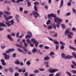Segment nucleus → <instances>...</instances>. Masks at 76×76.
Here are the masks:
<instances>
[{
    "label": "nucleus",
    "instance_id": "obj_1",
    "mask_svg": "<svg viewBox=\"0 0 76 76\" xmlns=\"http://www.w3.org/2000/svg\"><path fill=\"white\" fill-rule=\"evenodd\" d=\"M15 50L14 48L9 49L8 50L6 51L5 53H4L2 55L4 56V58L6 60H9L10 58L9 55H8L7 54L10 53L11 51H15Z\"/></svg>",
    "mask_w": 76,
    "mask_h": 76
},
{
    "label": "nucleus",
    "instance_id": "obj_2",
    "mask_svg": "<svg viewBox=\"0 0 76 76\" xmlns=\"http://www.w3.org/2000/svg\"><path fill=\"white\" fill-rule=\"evenodd\" d=\"M54 20L57 23L56 25L57 27L58 28H60V22H61L63 21V20L60 18H54Z\"/></svg>",
    "mask_w": 76,
    "mask_h": 76
},
{
    "label": "nucleus",
    "instance_id": "obj_3",
    "mask_svg": "<svg viewBox=\"0 0 76 76\" xmlns=\"http://www.w3.org/2000/svg\"><path fill=\"white\" fill-rule=\"evenodd\" d=\"M8 22H9V23H11V24H10V23H9ZM8 22H6L5 23L6 25H7L8 26L10 27L12 25H13V24L14 23V21L13 20V19H12L10 21H8Z\"/></svg>",
    "mask_w": 76,
    "mask_h": 76
},
{
    "label": "nucleus",
    "instance_id": "obj_4",
    "mask_svg": "<svg viewBox=\"0 0 76 76\" xmlns=\"http://www.w3.org/2000/svg\"><path fill=\"white\" fill-rule=\"evenodd\" d=\"M31 41L33 42H34V44H35V46L36 47H37L38 46V44L39 43H38V42L37 41V40H35V39H31Z\"/></svg>",
    "mask_w": 76,
    "mask_h": 76
},
{
    "label": "nucleus",
    "instance_id": "obj_5",
    "mask_svg": "<svg viewBox=\"0 0 76 76\" xmlns=\"http://www.w3.org/2000/svg\"><path fill=\"white\" fill-rule=\"evenodd\" d=\"M58 70L57 69H49L47 70L48 72H49L50 73H55L56 72L58 71Z\"/></svg>",
    "mask_w": 76,
    "mask_h": 76
},
{
    "label": "nucleus",
    "instance_id": "obj_6",
    "mask_svg": "<svg viewBox=\"0 0 76 76\" xmlns=\"http://www.w3.org/2000/svg\"><path fill=\"white\" fill-rule=\"evenodd\" d=\"M48 38L49 40H50V41H51L52 42H53L55 44H57L58 45L59 44V42H58L57 40L56 39H53L51 38L50 37H48Z\"/></svg>",
    "mask_w": 76,
    "mask_h": 76
},
{
    "label": "nucleus",
    "instance_id": "obj_7",
    "mask_svg": "<svg viewBox=\"0 0 76 76\" xmlns=\"http://www.w3.org/2000/svg\"><path fill=\"white\" fill-rule=\"evenodd\" d=\"M69 31H70V29L69 30L68 29H67L65 31V35H67V34H69L71 35H74L73 33L72 32Z\"/></svg>",
    "mask_w": 76,
    "mask_h": 76
},
{
    "label": "nucleus",
    "instance_id": "obj_8",
    "mask_svg": "<svg viewBox=\"0 0 76 76\" xmlns=\"http://www.w3.org/2000/svg\"><path fill=\"white\" fill-rule=\"evenodd\" d=\"M32 13L34 15V16L36 19H37V18H38V17L37 16H39V14H38V13L37 12L35 11H34L33 12H32ZM35 15H36L37 16H36Z\"/></svg>",
    "mask_w": 76,
    "mask_h": 76
},
{
    "label": "nucleus",
    "instance_id": "obj_9",
    "mask_svg": "<svg viewBox=\"0 0 76 76\" xmlns=\"http://www.w3.org/2000/svg\"><path fill=\"white\" fill-rule=\"evenodd\" d=\"M70 58H73V56L67 55L65 58V59H70Z\"/></svg>",
    "mask_w": 76,
    "mask_h": 76
},
{
    "label": "nucleus",
    "instance_id": "obj_10",
    "mask_svg": "<svg viewBox=\"0 0 76 76\" xmlns=\"http://www.w3.org/2000/svg\"><path fill=\"white\" fill-rule=\"evenodd\" d=\"M63 3H64V1L63 0H62L61 1L60 5L59 6V8L63 6Z\"/></svg>",
    "mask_w": 76,
    "mask_h": 76
},
{
    "label": "nucleus",
    "instance_id": "obj_11",
    "mask_svg": "<svg viewBox=\"0 0 76 76\" xmlns=\"http://www.w3.org/2000/svg\"><path fill=\"white\" fill-rule=\"evenodd\" d=\"M7 37L8 38H9V39L10 41H13V39L12 38V37H11V36L10 34H8L7 35Z\"/></svg>",
    "mask_w": 76,
    "mask_h": 76
},
{
    "label": "nucleus",
    "instance_id": "obj_12",
    "mask_svg": "<svg viewBox=\"0 0 76 76\" xmlns=\"http://www.w3.org/2000/svg\"><path fill=\"white\" fill-rule=\"evenodd\" d=\"M2 26H4V27H7V26L5 25V24H4L3 23H0V28H1Z\"/></svg>",
    "mask_w": 76,
    "mask_h": 76
},
{
    "label": "nucleus",
    "instance_id": "obj_13",
    "mask_svg": "<svg viewBox=\"0 0 76 76\" xmlns=\"http://www.w3.org/2000/svg\"><path fill=\"white\" fill-rule=\"evenodd\" d=\"M50 57L48 56H46L44 58V60L45 61L49 60H50Z\"/></svg>",
    "mask_w": 76,
    "mask_h": 76
},
{
    "label": "nucleus",
    "instance_id": "obj_14",
    "mask_svg": "<svg viewBox=\"0 0 76 76\" xmlns=\"http://www.w3.org/2000/svg\"><path fill=\"white\" fill-rule=\"evenodd\" d=\"M51 18H52V13L49 14L48 16V19H51Z\"/></svg>",
    "mask_w": 76,
    "mask_h": 76
},
{
    "label": "nucleus",
    "instance_id": "obj_15",
    "mask_svg": "<svg viewBox=\"0 0 76 76\" xmlns=\"http://www.w3.org/2000/svg\"><path fill=\"white\" fill-rule=\"evenodd\" d=\"M32 51L33 53H36V52H37V50L36 48H34L33 49Z\"/></svg>",
    "mask_w": 76,
    "mask_h": 76
},
{
    "label": "nucleus",
    "instance_id": "obj_16",
    "mask_svg": "<svg viewBox=\"0 0 76 76\" xmlns=\"http://www.w3.org/2000/svg\"><path fill=\"white\" fill-rule=\"evenodd\" d=\"M14 63L16 64H17V65L20 64V61H19L18 60H17L16 61H15Z\"/></svg>",
    "mask_w": 76,
    "mask_h": 76
},
{
    "label": "nucleus",
    "instance_id": "obj_17",
    "mask_svg": "<svg viewBox=\"0 0 76 76\" xmlns=\"http://www.w3.org/2000/svg\"><path fill=\"white\" fill-rule=\"evenodd\" d=\"M69 48H70V49H71V50H74V51H76V48H75V47H72V46H69Z\"/></svg>",
    "mask_w": 76,
    "mask_h": 76
},
{
    "label": "nucleus",
    "instance_id": "obj_18",
    "mask_svg": "<svg viewBox=\"0 0 76 76\" xmlns=\"http://www.w3.org/2000/svg\"><path fill=\"white\" fill-rule=\"evenodd\" d=\"M60 43L61 44V45H62L64 46L66 45V44H65V43L62 42L61 41L60 42Z\"/></svg>",
    "mask_w": 76,
    "mask_h": 76
},
{
    "label": "nucleus",
    "instance_id": "obj_19",
    "mask_svg": "<svg viewBox=\"0 0 76 76\" xmlns=\"http://www.w3.org/2000/svg\"><path fill=\"white\" fill-rule=\"evenodd\" d=\"M34 10L36 12H37L38 11V8L37 7V6L36 5H35L34 6Z\"/></svg>",
    "mask_w": 76,
    "mask_h": 76
},
{
    "label": "nucleus",
    "instance_id": "obj_20",
    "mask_svg": "<svg viewBox=\"0 0 76 76\" xmlns=\"http://www.w3.org/2000/svg\"><path fill=\"white\" fill-rule=\"evenodd\" d=\"M52 18H54V19H56V17L57 16L56 15L52 13Z\"/></svg>",
    "mask_w": 76,
    "mask_h": 76
},
{
    "label": "nucleus",
    "instance_id": "obj_21",
    "mask_svg": "<svg viewBox=\"0 0 76 76\" xmlns=\"http://www.w3.org/2000/svg\"><path fill=\"white\" fill-rule=\"evenodd\" d=\"M31 37L32 36H29V35L27 34L25 38H31Z\"/></svg>",
    "mask_w": 76,
    "mask_h": 76
},
{
    "label": "nucleus",
    "instance_id": "obj_22",
    "mask_svg": "<svg viewBox=\"0 0 76 76\" xmlns=\"http://www.w3.org/2000/svg\"><path fill=\"white\" fill-rule=\"evenodd\" d=\"M72 54L73 56V57L76 58V54L75 53L73 52L72 53Z\"/></svg>",
    "mask_w": 76,
    "mask_h": 76
},
{
    "label": "nucleus",
    "instance_id": "obj_23",
    "mask_svg": "<svg viewBox=\"0 0 76 76\" xmlns=\"http://www.w3.org/2000/svg\"><path fill=\"white\" fill-rule=\"evenodd\" d=\"M66 73L68 75H69V76H72V74L69 72L67 71H66Z\"/></svg>",
    "mask_w": 76,
    "mask_h": 76
},
{
    "label": "nucleus",
    "instance_id": "obj_24",
    "mask_svg": "<svg viewBox=\"0 0 76 76\" xmlns=\"http://www.w3.org/2000/svg\"><path fill=\"white\" fill-rule=\"evenodd\" d=\"M61 56L62 57V58H65L66 56H65V55L63 53H62L61 54Z\"/></svg>",
    "mask_w": 76,
    "mask_h": 76
},
{
    "label": "nucleus",
    "instance_id": "obj_25",
    "mask_svg": "<svg viewBox=\"0 0 76 76\" xmlns=\"http://www.w3.org/2000/svg\"><path fill=\"white\" fill-rule=\"evenodd\" d=\"M34 4L35 6H36V5H39V3L38 2L36 1L34 2Z\"/></svg>",
    "mask_w": 76,
    "mask_h": 76
},
{
    "label": "nucleus",
    "instance_id": "obj_26",
    "mask_svg": "<svg viewBox=\"0 0 76 76\" xmlns=\"http://www.w3.org/2000/svg\"><path fill=\"white\" fill-rule=\"evenodd\" d=\"M26 64L28 66H30L31 65V62L30 61H28L26 62Z\"/></svg>",
    "mask_w": 76,
    "mask_h": 76
},
{
    "label": "nucleus",
    "instance_id": "obj_27",
    "mask_svg": "<svg viewBox=\"0 0 76 76\" xmlns=\"http://www.w3.org/2000/svg\"><path fill=\"white\" fill-rule=\"evenodd\" d=\"M61 26L63 29H65V25H64V24H61Z\"/></svg>",
    "mask_w": 76,
    "mask_h": 76
},
{
    "label": "nucleus",
    "instance_id": "obj_28",
    "mask_svg": "<svg viewBox=\"0 0 76 76\" xmlns=\"http://www.w3.org/2000/svg\"><path fill=\"white\" fill-rule=\"evenodd\" d=\"M18 50L19 51V52H21V53H23V52H24L22 50H21L20 48H18Z\"/></svg>",
    "mask_w": 76,
    "mask_h": 76
},
{
    "label": "nucleus",
    "instance_id": "obj_29",
    "mask_svg": "<svg viewBox=\"0 0 76 76\" xmlns=\"http://www.w3.org/2000/svg\"><path fill=\"white\" fill-rule=\"evenodd\" d=\"M39 72V71L38 70H36L34 71V73H38Z\"/></svg>",
    "mask_w": 76,
    "mask_h": 76
},
{
    "label": "nucleus",
    "instance_id": "obj_30",
    "mask_svg": "<svg viewBox=\"0 0 76 76\" xmlns=\"http://www.w3.org/2000/svg\"><path fill=\"white\" fill-rule=\"evenodd\" d=\"M48 29H51L53 28V27L51 26H49L48 27Z\"/></svg>",
    "mask_w": 76,
    "mask_h": 76
},
{
    "label": "nucleus",
    "instance_id": "obj_31",
    "mask_svg": "<svg viewBox=\"0 0 76 76\" xmlns=\"http://www.w3.org/2000/svg\"><path fill=\"white\" fill-rule=\"evenodd\" d=\"M71 15V13L70 12H68L66 14V16H69Z\"/></svg>",
    "mask_w": 76,
    "mask_h": 76
},
{
    "label": "nucleus",
    "instance_id": "obj_32",
    "mask_svg": "<svg viewBox=\"0 0 76 76\" xmlns=\"http://www.w3.org/2000/svg\"><path fill=\"white\" fill-rule=\"evenodd\" d=\"M20 34V33L19 32H18L17 33L16 35V37H17V38H19V36Z\"/></svg>",
    "mask_w": 76,
    "mask_h": 76
},
{
    "label": "nucleus",
    "instance_id": "obj_33",
    "mask_svg": "<svg viewBox=\"0 0 76 76\" xmlns=\"http://www.w3.org/2000/svg\"><path fill=\"white\" fill-rule=\"evenodd\" d=\"M54 54V52H52L50 53V56H53Z\"/></svg>",
    "mask_w": 76,
    "mask_h": 76
},
{
    "label": "nucleus",
    "instance_id": "obj_34",
    "mask_svg": "<svg viewBox=\"0 0 76 76\" xmlns=\"http://www.w3.org/2000/svg\"><path fill=\"white\" fill-rule=\"evenodd\" d=\"M15 45H16V46H17V47H20L21 48L22 47V46L20 45H18V44H15Z\"/></svg>",
    "mask_w": 76,
    "mask_h": 76
},
{
    "label": "nucleus",
    "instance_id": "obj_35",
    "mask_svg": "<svg viewBox=\"0 0 76 76\" xmlns=\"http://www.w3.org/2000/svg\"><path fill=\"white\" fill-rule=\"evenodd\" d=\"M11 35L12 36H13V37H15L16 34H15L13 32H12L11 33Z\"/></svg>",
    "mask_w": 76,
    "mask_h": 76
},
{
    "label": "nucleus",
    "instance_id": "obj_36",
    "mask_svg": "<svg viewBox=\"0 0 76 76\" xmlns=\"http://www.w3.org/2000/svg\"><path fill=\"white\" fill-rule=\"evenodd\" d=\"M72 73H74V74H76V71L75 70H72Z\"/></svg>",
    "mask_w": 76,
    "mask_h": 76
},
{
    "label": "nucleus",
    "instance_id": "obj_37",
    "mask_svg": "<svg viewBox=\"0 0 76 76\" xmlns=\"http://www.w3.org/2000/svg\"><path fill=\"white\" fill-rule=\"evenodd\" d=\"M16 56V53H15L12 54V57H13V58H15Z\"/></svg>",
    "mask_w": 76,
    "mask_h": 76
},
{
    "label": "nucleus",
    "instance_id": "obj_38",
    "mask_svg": "<svg viewBox=\"0 0 76 76\" xmlns=\"http://www.w3.org/2000/svg\"><path fill=\"white\" fill-rule=\"evenodd\" d=\"M53 28L54 29H56V24H54L53 25Z\"/></svg>",
    "mask_w": 76,
    "mask_h": 76
},
{
    "label": "nucleus",
    "instance_id": "obj_39",
    "mask_svg": "<svg viewBox=\"0 0 76 76\" xmlns=\"http://www.w3.org/2000/svg\"><path fill=\"white\" fill-rule=\"evenodd\" d=\"M9 69L11 72H13V68H10Z\"/></svg>",
    "mask_w": 76,
    "mask_h": 76
},
{
    "label": "nucleus",
    "instance_id": "obj_40",
    "mask_svg": "<svg viewBox=\"0 0 76 76\" xmlns=\"http://www.w3.org/2000/svg\"><path fill=\"white\" fill-rule=\"evenodd\" d=\"M72 11L74 13H76V10L73 8L72 9Z\"/></svg>",
    "mask_w": 76,
    "mask_h": 76
},
{
    "label": "nucleus",
    "instance_id": "obj_41",
    "mask_svg": "<svg viewBox=\"0 0 76 76\" xmlns=\"http://www.w3.org/2000/svg\"><path fill=\"white\" fill-rule=\"evenodd\" d=\"M60 73L59 72H58L56 74L55 76H59V75H60Z\"/></svg>",
    "mask_w": 76,
    "mask_h": 76
},
{
    "label": "nucleus",
    "instance_id": "obj_42",
    "mask_svg": "<svg viewBox=\"0 0 76 76\" xmlns=\"http://www.w3.org/2000/svg\"><path fill=\"white\" fill-rule=\"evenodd\" d=\"M26 41L28 43H31V41H30V40L29 39H27L26 40Z\"/></svg>",
    "mask_w": 76,
    "mask_h": 76
},
{
    "label": "nucleus",
    "instance_id": "obj_43",
    "mask_svg": "<svg viewBox=\"0 0 76 76\" xmlns=\"http://www.w3.org/2000/svg\"><path fill=\"white\" fill-rule=\"evenodd\" d=\"M64 46L63 45L61 46L60 48V49H61V50H63L64 49Z\"/></svg>",
    "mask_w": 76,
    "mask_h": 76
},
{
    "label": "nucleus",
    "instance_id": "obj_44",
    "mask_svg": "<svg viewBox=\"0 0 76 76\" xmlns=\"http://www.w3.org/2000/svg\"><path fill=\"white\" fill-rule=\"evenodd\" d=\"M72 64H74V65H75V67H76V63L74 61H72Z\"/></svg>",
    "mask_w": 76,
    "mask_h": 76
},
{
    "label": "nucleus",
    "instance_id": "obj_45",
    "mask_svg": "<svg viewBox=\"0 0 76 76\" xmlns=\"http://www.w3.org/2000/svg\"><path fill=\"white\" fill-rule=\"evenodd\" d=\"M27 4H28V6H31V2L29 1L27 2Z\"/></svg>",
    "mask_w": 76,
    "mask_h": 76
},
{
    "label": "nucleus",
    "instance_id": "obj_46",
    "mask_svg": "<svg viewBox=\"0 0 76 76\" xmlns=\"http://www.w3.org/2000/svg\"><path fill=\"white\" fill-rule=\"evenodd\" d=\"M28 33L29 34V35H30V36H31L32 35V33L31 31H28Z\"/></svg>",
    "mask_w": 76,
    "mask_h": 76
},
{
    "label": "nucleus",
    "instance_id": "obj_47",
    "mask_svg": "<svg viewBox=\"0 0 76 76\" xmlns=\"http://www.w3.org/2000/svg\"><path fill=\"white\" fill-rule=\"evenodd\" d=\"M24 45L25 47H28V44H27V43H26L25 42L24 43Z\"/></svg>",
    "mask_w": 76,
    "mask_h": 76
},
{
    "label": "nucleus",
    "instance_id": "obj_48",
    "mask_svg": "<svg viewBox=\"0 0 76 76\" xmlns=\"http://www.w3.org/2000/svg\"><path fill=\"white\" fill-rule=\"evenodd\" d=\"M58 47H59V46H58V45H56V50H58Z\"/></svg>",
    "mask_w": 76,
    "mask_h": 76
},
{
    "label": "nucleus",
    "instance_id": "obj_49",
    "mask_svg": "<svg viewBox=\"0 0 76 76\" xmlns=\"http://www.w3.org/2000/svg\"><path fill=\"white\" fill-rule=\"evenodd\" d=\"M39 70H40V71H44L45 70V69L43 68V69H40L39 68Z\"/></svg>",
    "mask_w": 76,
    "mask_h": 76
},
{
    "label": "nucleus",
    "instance_id": "obj_50",
    "mask_svg": "<svg viewBox=\"0 0 76 76\" xmlns=\"http://www.w3.org/2000/svg\"><path fill=\"white\" fill-rule=\"evenodd\" d=\"M44 48H45V49H49L50 48V47L47 46H45L44 47Z\"/></svg>",
    "mask_w": 76,
    "mask_h": 76
},
{
    "label": "nucleus",
    "instance_id": "obj_51",
    "mask_svg": "<svg viewBox=\"0 0 76 76\" xmlns=\"http://www.w3.org/2000/svg\"><path fill=\"white\" fill-rule=\"evenodd\" d=\"M27 53L28 55H31V54H32V52L30 51H28Z\"/></svg>",
    "mask_w": 76,
    "mask_h": 76
},
{
    "label": "nucleus",
    "instance_id": "obj_52",
    "mask_svg": "<svg viewBox=\"0 0 76 76\" xmlns=\"http://www.w3.org/2000/svg\"><path fill=\"white\" fill-rule=\"evenodd\" d=\"M43 45L40 44L39 45V48H42V47H43Z\"/></svg>",
    "mask_w": 76,
    "mask_h": 76
},
{
    "label": "nucleus",
    "instance_id": "obj_53",
    "mask_svg": "<svg viewBox=\"0 0 76 76\" xmlns=\"http://www.w3.org/2000/svg\"><path fill=\"white\" fill-rule=\"evenodd\" d=\"M67 35L68 37V38H72V37L70 35V34H67Z\"/></svg>",
    "mask_w": 76,
    "mask_h": 76
},
{
    "label": "nucleus",
    "instance_id": "obj_54",
    "mask_svg": "<svg viewBox=\"0 0 76 76\" xmlns=\"http://www.w3.org/2000/svg\"><path fill=\"white\" fill-rule=\"evenodd\" d=\"M1 63H3L5 61H4V60L3 59H1Z\"/></svg>",
    "mask_w": 76,
    "mask_h": 76
},
{
    "label": "nucleus",
    "instance_id": "obj_55",
    "mask_svg": "<svg viewBox=\"0 0 76 76\" xmlns=\"http://www.w3.org/2000/svg\"><path fill=\"white\" fill-rule=\"evenodd\" d=\"M24 13L26 14H28V11L25 10L24 11Z\"/></svg>",
    "mask_w": 76,
    "mask_h": 76
},
{
    "label": "nucleus",
    "instance_id": "obj_56",
    "mask_svg": "<svg viewBox=\"0 0 76 76\" xmlns=\"http://www.w3.org/2000/svg\"><path fill=\"white\" fill-rule=\"evenodd\" d=\"M1 64L3 66H6L7 65V64H6V63L4 62L2 63Z\"/></svg>",
    "mask_w": 76,
    "mask_h": 76
},
{
    "label": "nucleus",
    "instance_id": "obj_57",
    "mask_svg": "<svg viewBox=\"0 0 76 76\" xmlns=\"http://www.w3.org/2000/svg\"><path fill=\"white\" fill-rule=\"evenodd\" d=\"M18 72H21L22 71V69H19L18 70Z\"/></svg>",
    "mask_w": 76,
    "mask_h": 76
},
{
    "label": "nucleus",
    "instance_id": "obj_58",
    "mask_svg": "<svg viewBox=\"0 0 76 76\" xmlns=\"http://www.w3.org/2000/svg\"><path fill=\"white\" fill-rule=\"evenodd\" d=\"M5 47H6V46H1V49H4V48H5Z\"/></svg>",
    "mask_w": 76,
    "mask_h": 76
},
{
    "label": "nucleus",
    "instance_id": "obj_59",
    "mask_svg": "<svg viewBox=\"0 0 76 76\" xmlns=\"http://www.w3.org/2000/svg\"><path fill=\"white\" fill-rule=\"evenodd\" d=\"M15 76H18V75H19V74L16 72L15 73Z\"/></svg>",
    "mask_w": 76,
    "mask_h": 76
},
{
    "label": "nucleus",
    "instance_id": "obj_60",
    "mask_svg": "<svg viewBox=\"0 0 76 76\" xmlns=\"http://www.w3.org/2000/svg\"><path fill=\"white\" fill-rule=\"evenodd\" d=\"M8 18L9 19H12V18H13V17L12 16H10L8 17Z\"/></svg>",
    "mask_w": 76,
    "mask_h": 76
},
{
    "label": "nucleus",
    "instance_id": "obj_61",
    "mask_svg": "<svg viewBox=\"0 0 76 76\" xmlns=\"http://www.w3.org/2000/svg\"><path fill=\"white\" fill-rule=\"evenodd\" d=\"M72 30L73 31H76V28H72Z\"/></svg>",
    "mask_w": 76,
    "mask_h": 76
},
{
    "label": "nucleus",
    "instance_id": "obj_62",
    "mask_svg": "<svg viewBox=\"0 0 76 76\" xmlns=\"http://www.w3.org/2000/svg\"><path fill=\"white\" fill-rule=\"evenodd\" d=\"M19 18V15L18 14H16L15 15V18L16 19L18 18Z\"/></svg>",
    "mask_w": 76,
    "mask_h": 76
},
{
    "label": "nucleus",
    "instance_id": "obj_63",
    "mask_svg": "<svg viewBox=\"0 0 76 76\" xmlns=\"http://www.w3.org/2000/svg\"><path fill=\"white\" fill-rule=\"evenodd\" d=\"M54 37H57V34L55 33L54 35Z\"/></svg>",
    "mask_w": 76,
    "mask_h": 76
},
{
    "label": "nucleus",
    "instance_id": "obj_64",
    "mask_svg": "<svg viewBox=\"0 0 76 76\" xmlns=\"http://www.w3.org/2000/svg\"><path fill=\"white\" fill-rule=\"evenodd\" d=\"M24 76H28V72H26L25 74H24Z\"/></svg>",
    "mask_w": 76,
    "mask_h": 76
}]
</instances>
